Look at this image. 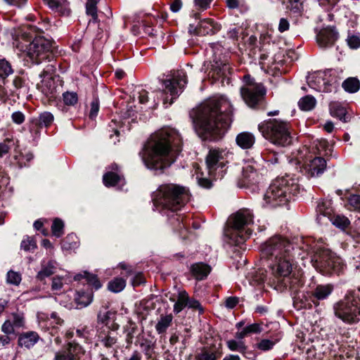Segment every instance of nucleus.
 I'll use <instances>...</instances> for the list:
<instances>
[{
  "instance_id": "473e14b6",
  "label": "nucleus",
  "mask_w": 360,
  "mask_h": 360,
  "mask_svg": "<svg viewBox=\"0 0 360 360\" xmlns=\"http://www.w3.org/2000/svg\"><path fill=\"white\" fill-rule=\"evenodd\" d=\"M173 316L172 314L161 315L160 319L155 325V330L158 334L166 332L167 329L170 326Z\"/></svg>"
},
{
  "instance_id": "5701e85b",
  "label": "nucleus",
  "mask_w": 360,
  "mask_h": 360,
  "mask_svg": "<svg viewBox=\"0 0 360 360\" xmlns=\"http://www.w3.org/2000/svg\"><path fill=\"white\" fill-rule=\"evenodd\" d=\"M330 201H321L316 207V220L319 224H325L333 215V210Z\"/></svg>"
},
{
  "instance_id": "aec40b11",
  "label": "nucleus",
  "mask_w": 360,
  "mask_h": 360,
  "mask_svg": "<svg viewBox=\"0 0 360 360\" xmlns=\"http://www.w3.org/2000/svg\"><path fill=\"white\" fill-rule=\"evenodd\" d=\"M338 37V32L328 27L321 30L316 36V41L321 48H327L334 44Z\"/></svg>"
},
{
  "instance_id": "3c124183",
  "label": "nucleus",
  "mask_w": 360,
  "mask_h": 360,
  "mask_svg": "<svg viewBox=\"0 0 360 360\" xmlns=\"http://www.w3.org/2000/svg\"><path fill=\"white\" fill-rule=\"evenodd\" d=\"M198 360H216V353L214 352L203 349L197 356Z\"/></svg>"
},
{
  "instance_id": "13d9d810",
  "label": "nucleus",
  "mask_w": 360,
  "mask_h": 360,
  "mask_svg": "<svg viewBox=\"0 0 360 360\" xmlns=\"http://www.w3.org/2000/svg\"><path fill=\"white\" fill-rule=\"evenodd\" d=\"M99 110V103L97 99H94L91 103V110L89 112V117L91 119L95 118Z\"/></svg>"
},
{
  "instance_id": "412c9836",
  "label": "nucleus",
  "mask_w": 360,
  "mask_h": 360,
  "mask_svg": "<svg viewBox=\"0 0 360 360\" xmlns=\"http://www.w3.org/2000/svg\"><path fill=\"white\" fill-rule=\"evenodd\" d=\"M53 115L49 112H44L40 114L37 120H33L30 128V132L34 134V137L39 134V127H47L51 124L53 121Z\"/></svg>"
},
{
  "instance_id": "ea45409f",
  "label": "nucleus",
  "mask_w": 360,
  "mask_h": 360,
  "mask_svg": "<svg viewBox=\"0 0 360 360\" xmlns=\"http://www.w3.org/2000/svg\"><path fill=\"white\" fill-rule=\"evenodd\" d=\"M342 87L346 91L354 93L359 89L360 83L356 78H349L342 83Z\"/></svg>"
},
{
  "instance_id": "5fc2aeb1",
  "label": "nucleus",
  "mask_w": 360,
  "mask_h": 360,
  "mask_svg": "<svg viewBox=\"0 0 360 360\" xmlns=\"http://www.w3.org/2000/svg\"><path fill=\"white\" fill-rule=\"evenodd\" d=\"M347 44L351 49H358L360 47V38L358 36L356 35H350L348 36L347 39Z\"/></svg>"
},
{
  "instance_id": "c85d7f7f",
  "label": "nucleus",
  "mask_w": 360,
  "mask_h": 360,
  "mask_svg": "<svg viewBox=\"0 0 360 360\" xmlns=\"http://www.w3.org/2000/svg\"><path fill=\"white\" fill-rule=\"evenodd\" d=\"M98 338L105 347H112L117 341V334L115 331L108 330L105 332L103 330L100 333Z\"/></svg>"
},
{
  "instance_id": "6e6d98bb",
  "label": "nucleus",
  "mask_w": 360,
  "mask_h": 360,
  "mask_svg": "<svg viewBox=\"0 0 360 360\" xmlns=\"http://www.w3.org/2000/svg\"><path fill=\"white\" fill-rule=\"evenodd\" d=\"M13 324L16 328H20L24 325V316L20 314H12Z\"/></svg>"
},
{
  "instance_id": "603ef678",
  "label": "nucleus",
  "mask_w": 360,
  "mask_h": 360,
  "mask_svg": "<svg viewBox=\"0 0 360 360\" xmlns=\"http://www.w3.org/2000/svg\"><path fill=\"white\" fill-rule=\"evenodd\" d=\"M64 278L63 276H54L52 278L51 290L53 291L60 290L63 286Z\"/></svg>"
},
{
  "instance_id": "774afa93",
  "label": "nucleus",
  "mask_w": 360,
  "mask_h": 360,
  "mask_svg": "<svg viewBox=\"0 0 360 360\" xmlns=\"http://www.w3.org/2000/svg\"><path fill=\"white\" fill-rule=\"evenodd\" d=\"M198 184L203 188H210L211 181L207 178L197 176Z\"/></svg>"
},
{
  "instance_id": "bf43d9fd",
  "label": "nucleus",
  "mask_w": 360,
  "mask_h": 360,
  "mask_svg": "<svg viewBox=\"0 0 360 360\" xmlns=\"http://www.w3.org/2000/svg\"><path fill=\"white\" fill-rule=\"evenodd\" d=\"M290 7L294 12H299L302 8L303 0H288Z\"/></svg>"
},
{
  "instance_id": "2f4dec72",
  "label": "nucleus",
  "mask_w": 360,
  "mask_h": 360,
  "mask_svg": "<svg viewBox=\"0 0 360 360\" xmlns=\"http://www.w3.org/2000/svg\"><path fill=\"white\" fill-rule=\"evenodd\" d=\"M82 278L86 279L87 283L93 286L96 290H98L101 287V283L96 275L84 271L83 274H78L75 275L74 278L75 281H80Z\"/></svg>"
},
{
  "instance_id": "680f3d73",
  "label": "nucleus",
  "mask_w": 360,
  "mask_h": 360,
  "mask_svg": "<svg viewBox=\"0 0 360 360\" xmlns=\"http://www.w3.org/2000/svg\"><path fill=\"white\" fill-rule=\"evenodd\" d=\"M12 120L18 124H22L25 120V116L21 112H15L12 114Z\"/></svg>"
},
{
  "instance_id": "72a5a7b5",
  "label": "nucleus",
  "mask_w": 360,
  "mask_h": 360,
  "mask_svg": "<svg viewBox=\"0 0 360 360\" xmlns=\"http://www.w3.org/2000/svg\"><path fill=\"white\" fill-rule=\"evenodd\" d=\"M316 104L315 98L312 96H305L301 98L298 102V105L302 110L309 111L314 108Z\"/></svg>"
},
{
  "instance_id": "dca6fc26",
  "label": "nucleus",
  "mask_w": 360,
  "mask_h": 360,
  "mask_svg": "<svg viewBox=\"0 0 360 360\" xmlns=\"http://www.w3.org/2000/svg\"><path fill=\"white\" fill-rule=\"evenodd\" d=\"M290 162L291 164L299 165L300 170L309 177L317 176L321 174L326 167V161L321 157L307 160L302 166L300 165L301 160L300 158H296L295 160H291Z\"/></svg>"
},
{
  "instance_id": "a19ab883",
  "label": "nucleus",
  "mask_w": 360,
  "mask_h": 360,
  "mask_svg": "<svg viewBox=\"0 0 360 360\" xmlns=\"http://www.w3.org/2000/svg\"><path fill=\"white\" fill-rule=\"evenodd\" d=\"M328 220L330 221L335 226L341 229H345L349 224V219L347 217L341 215H332V217Z\"/></svg>"
},
{
  "instance_id": "4c0bfd02",
  "label": "nucleus",
  "mask_w": 360,
  "mask_h": 360,
  "mask_svg": "<svg viewBox=\"0 0 360 360\" xmlns=\"http://www.w3.org/2000/svg\"><path fill=\"white\" fill-rule=\"evenodd\" d=\"M77 307L82 308L88 306L92 302V295L89 292H78L75 298Z\"/></svg>"
},
{
  "instance_id": "a211bd4d",
  "label": "nucleus",
  "mask_w": 360,
  "mask_h": 360,
  "mask_svg": "<svg viewBox=\"0 0 360 360\" xmlns=\"http://www.w3.org/2000/svg\"><path fill=\"white\" fill-rule=\"evenodd\" d=\"M54 70L53 65H48L39 75L41 79L40 83L37 84V87L47 96L53 94L56 88L52 77Z\"/></svg>"
},
{
  "instance_id": "ddd939ff",
  "label": "nucleus",
  "mask_w": 360,
  "mask_h": 360,
  "mask_svg": "<svg viewBox=\"0 0 360 360\" xmlns=\"http://www.w3.org/2000/svg\"><path fill=\"white\" fill-rule=\"evenodd\" d=\"M247 84L240 89V94L245 103L250 108L255 107L265 95V89L260 84L250 82L249 75L245 76Z\"/></svg>"
},
{
  "instance_id": "f704fd0d",
  "label": "nucleus",
  "mask_w": 360,
  "mask_h": 360,
  "mask_svg": "<svg viewBox=\"0 0 360 360\" xmlns=\"http://www.w3.org/2000/svg\"><path fill=\"white\" fill-rule=\"evenodd\" d=\"M188 295L186 291H181L179 293L178 299L174 306V311L179 313L188 304Z\"/></svg>"
},
{
  "instance_id": "338daca9",
  "label": "nucleus",
  "mask_w": 360,
  "mask_h": 360,
  "mask_svg": "<svg viewBox=\"0 0 360 360\" xmlns=\"http://www.w3.org/2000/svg\"><path fill=\"white\" fill-rule=\"evenodd\" d=\"M290 27V23L285 18H281L278 25V30L281 32L287 31Z\"/></svg>"
},
{
  "instance_id": "20e7f679",
  "label": "nucleus",
  "mask_w": 360,
  "mask_h": 360,
  "mask_svg": "<svg viewBox=\"0 0 360 360\" xmlns=\"http://www.w3.org/2000/svg\"><path fill=\"white\" fill-rule=\"evenodd\" d=\"M189 199L190 193L187 188L173 184L161 185L153 195V205L160 212L177 211Z\"/></svg>"
},
{
  "instance_id": "6ab92c4d",
  "label": "nucleus",
  "mask_w": 360,
  "mask_h": 360,
  "mask_svg": "<svg viewBox=\"0 0 360 360\" xmlns=\"http://www.w3.org/2000/svg\"><path fill=\"white\" fill-rule=\"evenodd\" d=\"M83 353L80 345L70 342L66 349L56 353L54 360H79L80 355Z\"/></svg>"
},
{
  "instance_id": "c03bdc74",
  "label": "nucleus",
  "mask_w": 360,
  "mask_h": 360,
  "mask_svg": "<svg viewBox=\"0 0 360 360\" xmlns=\"http://www.w3.org/2000/svg\"><path fill=\"white\" fill-rule=\"evenodd\" d=\"M63 222L59 219H56L51 226L53 235L56 237H60L63 234Z\"/></svg>"
},
{
  "instance_id": "f03ea898",
  "label": "nucleus",
  "mask_w": 360,
  "mask_h": 360,
  "mask_svg": "<svg viewBox=\"0 0 360 360\" xmlns=\"http://www.w3.org/2000/svg\"><path fill=\"white\" fill-rule=\"evenodd\" d=\"M181 138L174 129H162L145 144L141 153L145 165L150 169L162 170L173 163L181 151Z\"/></svg>"
},
{
  "instance_id": "f257e3e1",
  "label": "nucleus",
  "mask_w": 360,
  "mask_h": 360,
  "mask_svg": "<svg viewBox=\"0 0 360 360\" xmlns=\"http://www.w3.org/2000/svg\"><path fill=\"white\" fill-rule=\"evenodd\" d=\"M295 247L286 238L276 235L270 238L262 246L264 257L269 259L271 276L262 277L259 282L266 281L277 291L289 290L297 293L304 282L302 276L292 272L295 258Z\"/></svg>"
},
{
  "instance_id": "864d4df0",
  "label": "nucleus",
  "mask_w": 360,
  "mask_h": 360,
  "mask_svg": "<svg viewBox=\"0 0 360 360\" xmlns=\"http://www.w3.org/2000/svg\"><path fill=\"white\" fill-rule=\"evenodd\" d=\"M212 0H193L194 7L197 11H205L207 9Z\"/></svg>"
},
{
  "instance_id": "a878e982",
  "label": "nucleus",
  "mask_w": 360,
  "mask_h": 360,
  "mask_svg": "<svg viewBox=\"0 0 360 360\" xmlns=\"http://www.w3.org/2000/svg\"><path fill=\"white\" fill-rule=\"evenodd\" d=\"M211 271L209 265L204 263H196L192 265L191 271L194 277L198 280H202L207 276Z\"/></svg>"
},
{
  "instance_id": "f8f14e48",
  "label": "nucleus",
  "mask_w": 360,
  "mask_h": 360,
  "mask_svg": "<svg viewBox=\"0 0 360 360\" xmlns=\"http://www.w3.org/2000/svg\"><path fill=\"white\" fill-rule=\"evenodd\" d=\"M27 56L35 63H40L51 56V42L43 37H38L26 46Z\"/></svg>"
},
{
  "instance_id": "58836bf2",
  "label": "nucleus",
  "mask_w": 360,
  "mask_h": 360,
  "mask_svg": "<svg viewBox=\"0 0 360 360\" xmlns=\"http://www.w3.org/2000/svg\"><path fill=\"white\" fill-rule=\"evenodd\" d=\"M13 73L11 64L6 59H0V77L6 79Z\"/></svg>"
},
{
  "instance_id": "2eb2a0df",
  "label": "nucleus",
  "mask_w": 360,
  "mask_h": 360,
  "mask_svg": "<svg viewBox=\"0 0 360 360\" xmlns=\"http://www.w3.org/2000/svg\"><path fill=\"white\" fill-rule=\"evenodd\" d=\"M334 290L333 285L330 283L319 284L313 288L310 291L303 295L306 303L304 307H311L313 304L315 307H318L320 302L327 300L332 294Z\"/></svg>"
},
{
  "instance_id": "39448f33",
  "label": "nucleus",
  "mask_w": 360,
  "mask_h": 360,
  "mask_svg": "<svg viewBox=\"0 0 360 360\" xmlns=\"http://www.w3.org/2000/svg\"><path fill=\"white\" fill-rule=\"evenodd\" d=\"M297 180L289 176L277 178L270 184L263 197L262 206L276 207L286 204L292 195L300 193Z\"/></svg>"
},
{
  "instance_id": "9d476101",
  "label": "nucleus",
  "mask_w": 360,
  "mask_h": 360,
  "mask_svg": "<svg viewBox=\"0 0 360 360\" xmlns=\"http://www.w3.org/2000/svg\"><path fill=\"white\" fill-rule=\"evenodd\" d=\"M266 139L275 145L285 146L292 142L289 126L286 122L274 120L266 124L262 131Z\"/></svg>"
},
{
  "instance_id": "de8ad7c7",
  "label": "nucleus",
  "mask_w": 360,
  "mask_h": 360,
  "mask_svg": "<svg viewBox=\"0 0 360 360\" xmlns=\"http://www.w3.org/2000/svg\"><path fill=\"white\" fill-rule=\"evenodd\" d=\"M278 342V340H271L268 339H263L257 343V348L262 351H268L273 348V347Z\"/></svg>"
},
{
  "instance_id": "a18cd8bd",
  "label": "nucleus",
  "mask_w": 360,
  "mask_h": 360,
  "mask_svg": "<svg viewBox=\"0 0 360 360\" xmlns=\"http://www.w3.org/2000/svg\"><path fill=\"white\" fill-rule=\"evenodd\" d=\"M137 326L134 323L129 322L125 327L126 341L127 343H131L134 335L136 330Z\"/></svg>"
},
{
  "instance_id": "4be33fe9",
  "label": "nucleus",
  "mask_w": 360,
  "mask_h": 360,
  "mask_svg": "<svg viewBox=\"0 0 360 360\" xmlns=\"http://www.w3.org/2000/svg\"><path fill=\"white\" fill-rule=\"evenodd\" d=\"M194 30L197 34H212L218 30L217 25L212 20H204L200 21L197 25L190 24V31Z\"/></svg>"
},
{
  "instance_id": "0eeeda50",
  "label": "nucleus",
  "mask_w": 360,
  "mask_h": 360,
  "mask_svg": "<svg viewBox=\"0 0 360 360\" xmlns=\"http://www.w3.org/2000/svg\"><path fill=\"white\" fill-rule=\"evenodd\" d=\"M311 255V260L315 268L323 274H340L343 271L342 259L329 250L316 248V250H307Z\"/></svg>"
},
{
  "instance_id": "e2e57ef3",
  "label": "nucleus",
  "mask_w": 360,
  "mask_h": 360,
  "mask_svg": "<svg viewBox=\"0 0 360 360\" xmlns=\"http://www.w3.org/2000/svg\"><path fill=\"white\" fill-rule=\"evenodd\" d=\"M238 303V298L236 297H229L225 301V306L229 309H233Z\"/></svg>"
},
{
  "instance_id": "4468645a",
  "label": "nucleus",
  "mask_w": 360,
  "mask_h": 360,
  "mask_svg": "<svg viewBox=\"0 0 360 360\" xmlns=\"http://www.w3.org/2000/svg\"><path fill=\"white\" fill-rule=\"evenodd\" d=\"M264 168L260 163L252 160L245 162L243 167L240 186H248L258 183L263 175Z\"/></svg>"
},
{
  "instance_id": "6e6552de",
  "label": "nucleus",
  "mask_w": 360,
  "mask_h": 360,
  "mask_svg": "<svg viewBox=\"0 0 360 360\" xmlns=\"http://www.w3.org/2000/svg\"><path fill=\"white\" fill-rule=\"evenodd\" d=\"M337 317L347 323H356L359 320L360 299L355 292L349 291L345 298L334 305Z\"/></svg>"
},
{
  "instance_id": "49530a36",
  "label": "nucleus",
  "mask_w": 360,
  "mask_h": 360,
  "mask_svg": "<svg viewBox=\"0 0 360 360\" xmlns=\"http://www.w3.org/2000/svg\"><path fill=\"white\" fill-rule=\"evenodd\" d=\"M21 279V275L18 272L11 270L7 273L6 281L10 284L18 285L20 284Z\"/></svg>"
},
{
  "instance_id": "69168bd1",
  "label": "nucleus",
  "mask_w": 360,
  "mask_h": 360,
  "mask_svg": "<svg viewBox=\"0 0 360 360\" xmlns=\"http://www.w3.org/2000/svg\"><path fill=\"white\" fill-rule=\"evenodd\" d=\"M11 141H4L3 143H0V157H3L4 155L7 154L10 149Z\"/></svg>"
},
{
  "instance_id": "423d86ee",
  "label": "nucleus",
  "mask_w": 360,
  "mask_h": 360,
  "mask_svg": "<svg viewBox=\"0 0 360 360\" xmlns=\"http://www.w3.org/2000/svg\"><path fill=\"white\" fill-rule=\"evenodd\" d=\"M253 223V214L249 209H240L229 219V226L225 229L224 235L231 243L239 245L250 238Z\"/></svg>"
},
{
  "instance_id": "9b49d317",
  "label": "nucleus",
  "mask_w": 360,
  "mask_h": 360,
  "mask_svg": "<svg viewBox=\"0 0 360 360\" xmlns=\"http://www.w3.org/2000/svg\"><path fill=\"white\" fill-rule=\"evenodd\" d=\"M308 84L318 91L331 92L336 89L338 80L333 70L318 72L308 78Z\"/></svg>"
},
{
  "instance_id": "8fccbe9b",
  "label": "nucleus",
  "mask_w": 360,
  "mask_h": 360,
  "mask_svg": "<svg viewBox=\"0 0 360 360\" xmlns=\"http://www.w3.org/2000/svg\"><path fill=\"white\" fill-rule=\"evenodd\" d=\"M20 247L21 249L25 251H30L34 250L37 248V245L35 241L27 236L22 240Z\"/></svg>"
},
{
  "instance_id": "e433bc0d",
  "label": "nucleus",
  "mask_w": 360,
  "mask_h": 360,
  "mask_svg": "<svg viewBox=\"0 0 360 360\" xmlns=\"http://www.w3.org/2000/svg\"><path fill=\"white\" fill-rule=\"evenodd\" d=\"M126 286V281L122 278H115L108 283L109 290L113 292H121Z\"/></svg>"
},
{
  "instance_id": "7ed1b4c3",
  "label": "nucleus",
  "mask_w": 360,
  "mask_h": 360,
  "mask_svg": "<svg viewBox=\"0 0 360 360\" xmlns=\"http://www.w3.org/2000/svg\"><path fill=\"white\" fill-rule=\"evenodd\" d=\"M196 131L202 135L220 136L232 122V106L224 96L210 99L192 112Z\"/></svg>"
},
{
  "instance_id": "4d7b16f0",
  "label": "nucleus",
  "mask_w": 360,
  "mask_h": 360,
  "mask_svg": "<svg viewBox=\"0 0 360 360\" xmlns=\"http://www.w3.org/2000/svg\"><path fill=\"white\" fill-rule=\"evenodd\" d=\"M248 334L259 333L263 331L262 326L259 323H252L245 327Z\"/></svg>"
},
{
  "instance_id": "bb28decb",
  "label": "nucleus",
  "mask_w": 360,
  "mask_h": 360,
  "mask_svg": "<svg viewBox=\"0 0 360 360\" xmlns=\"http://www.w3.org/2000/svg\"><path fill=\"white\" fill-rule=\"evenodd\" d=\"M237 144L243 149L250 148L255 143V139L253 134L249 132H242L236 136Z\"/></svg>"
},
{
  "instance_id": "0e129e2a",
  "label": "nucleus",
  "mask_w": 360,
  "mask_h": 360,
  "mask_svg": "<svg viewBox=\"0 0 360 360\" xmlns=\"http://www.w3.org/2000/svg\"><path fill=\"white\" fill-rule=\"evenodd\" d=\"M187 306L190 308L198 309L200 313L203 311V309L198 300L188 298Z\"/></svg>"
},
{
  "instance_id": "393cba45",
  "label": "nucleus",
  "mask_w": 360,
  "mask_h": 360,
  "mask_svg": "<svg viewBox=\"0 0 360 360\" xmlns=\"http://www.w3.org/2000/svg\"><path fill=\"white\" fill-rule=\"evenodd\" d=\"M49 6L54 11L63 15H68L70 13L69 4L66 0H45Z\"/></svg>"
},
{
  "instance_id": "c9c22d12",
  "label": "nucleus",
  "mask_w": 360,
  "mask_h": 360,
  "mask_svg": "<svg viewBox=\"0 0 360 360\" xmlns=\"http://www.w3.org/2000/svg\"><path fill=\"white\" fill-rule=\"evenodd\" d=\"M98 0H89L86 5V14L91 16V19L89 20V22H98V15H97V8L96 5L98 4Z\"/></svg>"
},
{
  "instance_id": "052dcab7",
  "label": "nucleus",
  "mask_w": 360,
  "mask_h": 360,
  "mask_svg": "<svg viewBox=\"0 0 360 360\" xmlns=\"http://www.w3.org/2000/svg\"><path fill=\"white\" fill-rule=\"evenodd\" d=\"M14 327L15 326L11 323V320H7L3 324L1 330L6 335H9L14 333Z\"/></svg>"
},
{
  "instance_id": "cd10ccee",
  "label": "nucleus",
  "mask_w": 360,
  "mask_h": 360,
  "mask_svg": "<svg viewBox=\"0 0 360 360\" xmlns=\"http://www.w3.org/2000/svg\"><path fill=\"white\" fill-rule=\"evenodd\" d=\"M39 336L34 332H29L22 334L18 339V344L21 347L30 348L37 342Z\"/></svg>"
},
{
  "instance_id": "09e8293b",
  "label": "nucleus",
  "mask_w": 360,
  "mask_h": 360,
  "mask_svg": "<svg viewBox=\"0 0 360 360\" xmlns=\"http://www.w3.org/2000/svg\"><path fill=\"white\" fill-rule=\"evenodd\" d=\"M348 206L349 210L360 211V195H350L348 198Z\"/></svg>"
},
{
  "instance_id": "f3484780",
  "label": "nucleus",
  "mask_w": 360,
  "mask_h": 360,
  "mask_svg": "<svg viewBox=\"0 0 360 360\" xmlns=\"http://www.w3.org/2000/svg\"><path fill=\"white\" fill-rule=\"evenodd\" d=\"M229 156V152L225 150H210L206 158V165L209 174L212 176L217 168L224 167L228 162Z\"/></svg>"
},
{
  "instance_id": "1a4fd4ad",
  "label": "nucleus",
  "mask_w": 360,
  "mask_h": 360,
  "mask_svg": "<svg viewBox=\"0 0 360 360\" xmlns=\"http://www.w3.org/2000/svg\"><path fill=\"white\" fill-rule=\"evenodd\" d=\"M186 84V75L183 70L174 71L162 80V95L164 102L171 103L182 92Z\"/></svg>"
},
{
  "instance_id": "c756f323",
  "label": "nucleus",
  "mask_w": 360,
  "mask_h": 360,
  "mask_svg": "<svg viewBox=\"0 0 360 360\" xmlns=\"http://www.w3.org/2000/svg\"><path fill=\"white\" fill-rule=\"evenodd\" d=\"M330 112L333 117L339 118L344 122L349 121L348 117L346 115V110L338 103L332 102L330 103Z\"/></svg>"
},
{
  "instance_id": "37998d69",
  "label": "nucleus",
  "mask_w": 360,
  "mask_h": 360,
  "mask_svg": "<svg viewBox=\"0 0 360 360\" xmlns=\"http://www.w3.org/2000/svg\"><path fill=\"white\" fill-rule=\"evenodd\" d=\"M63 98L65 105L73 106L78 101L77 94L73 91H66L63 94Z\"/></svg>"
},
{
  "instance_id": "b1692460",
  "label": "nucleus",
  "mask_w": 360,
  "mask_h": 360,
  "mask_svg": "<svg viewBox=\"0 0 360 360\" xmlns=\"http://www.w3.org/2000/svg\"><path fill=\"white\" fill-rule=\"evenodd\" d=\"M57 263L54 260H43L41 263V269L37 274V279L43 281L56 273Z\"/></svg>"
},
{
  "instance_id": "79ce46f5",
  "label": "nucleus",
  "mask_w": 360,
  "mask_h": 360,
  "mask_svg": "<svg viewBox=\"0 0 360 360\" xmlns=\"http://www.w3.org/2000/svg\"><path fill=\"white\" fill-rule=\"evenodd\" d=\"M227 346L231 351H238L244 352L246 350V346L243 340H230L227 341Z\"/></svg>"
},
{
  "instance_id": "7c9ffc66",
  "label": "nucleus",
  "mask_w": 360,
  "mask_h": 360,
  "mask_svg": "<svg viewBox=\"0 0 360 360\" xmlns=\"http://www.w3.org/2000/svg\"><path fill=\"white\" fill-rule=\"evenodd\" d=\"M103 183L106 186H114L116 185H122L124 179L118 174L114 172H107L103 177Z\"/></svg>"
}]
</instances>
